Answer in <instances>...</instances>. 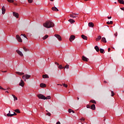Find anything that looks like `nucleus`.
Here are the masks:
<instances>
[{"mask_svg": "<svg viewBox=\"0 0 124 124\" xmlns=\"http://www.w3.org/2000/svg\"><path fill=\"white\" fill-rule=\"evenodd\" d=\"M43 26L45 27V28L50 29V28H53L54 26H55V24L51 21H47L43 24Z\"/></svg>", "mask_w": 124, "mask_h": 124, "instance_id": "nucleus-1", "label": "nucleus"}, {"mask_svg": "<svg viewBox=\"0 0 124 124\" xmlns=\"http://www.w3.org/2000/svg\"><path fill=\"white\" fill-rule=\"evenodd\" d=\"M31 77V76L29 75L28 74H26L25 75L23 76L22 78L26 82V80L28 79H30V77Z\"/></svg>", "mask_w": 124, "mask_h": 124, "instance_id": "nucleus-2", "label": "nucleus"}, {"mask_svg": "<svg viewBox=\"0 0 124 124\" xmlns=\"http://www.w3.org/2000/svg\"><path fill=\"white\" fill-rule=\"evenodd\" d=\"M37 96L40 99H44V100H45V96H44L43 94H39L37 95Z\"/></svg>", "mask_w": 124, "mask_h": 124, "instance_id": "nucleus-3", "label": "nucleus"}, {"mask_svg": "<svg viewBox=\"0 0 124 124\" xmlns=\"http://www.w3.org/2000/svg\"><path fill=\"white\" fill-rule=\"evenodd\" d=\"M16 37L18 42H23V40H22V38H21V37H20L19 35H16Z\"/></svg>", "mask_w": 124, "mask_h": 124, "instance_id": "nucleus-4", "label": "nucleus"}, {"mask_svg": "<svg viewBox=\"0 0 124 124\" xmlns=\"http://www.w3.org/2000/svg\"><path fill=\"white\" fill-rule=\"evenodd\" d=\"M54 36H55L56 38H58V40H59L60 41H62V37L61 36V35L59 34H55Z\"/></svg>", "mask_w": 124, "mask_h": 124, "instance_id": "nucleus-5", "label": "nucleus"}, {"mask_svg": "<svg viewBox=\"0 0 124 124\" xmlns=\"http://www.w3.org/2000/svg\"><path fill=\"white\" fill-rule=\"evenodd\" d=\"M14 114H7V117H13V116H16L17 115V113L13 112Z\"/></svg>", "mask_w": 124, "mask_h": 124, "instance_id": "nucleus-6", "label": "nucleus"}, {"mask_svg": "<svg viewBox=\"0 0 124 124\" xmlns=\"http://www.w3.org/2000/svg\"><path fill=\"white\" fill-rule=\"evenodd\" d=\"M75 39V36L74 35H71L69 38V40L70 42H72V41Z\"/></svg>", "mask_w": 124, "mask_h": 124, "instance_id": "nucleus-7", "label": "nucleus"}, {"mask_svg": "<svg viewBox=\"0 0 124 124\" xmlns=\"http://www.w3.org/2000/svg\"><path fill=\"white\" fill-rule=\"evenodd\" d=\"M13 16L16 17V18H19V14L16 12H13Z\"/></svg>", "mask_w": 124, "mask_h": 124, "instance_id": "nucleus-8", "label": "nucleus"}, {"mask_svg": "<svg viewBox=\"0 0 124 124\" xmlns=\"http://www.w3.org/2000/svg\"><path fill=\"white\" fill-rule=\"evenodd\" d=\"M16 52L18 54V55H19V56H21V57H23V56H24V54H23L21 51L16 50Z\"/></svg>", "mask_w": 124, "mask_h": 124, "instance_id": "nucleus-9", "label": "nucleus"}, {"mask_svg": "<svg viewBox=\"0 0 124 124\" xmlns=\"http://www.w3.org/2000/svg\"><path fill=\"white\" fill-rule=\"evenodd\" d=\"M1 10H2V14L4 15L5 14V8L4 7V6H3L2 8H1Z\"/></svg>", "mask_w": 124, "mask_h": 124, "instance_id": "nucleus-10", "label": "nucleus"}, {"mask_svg": "<svg viewBox=\"0 0 124 124\" xmlns=\"http://www.w3.org/2000/svg\"><path fill=\"white\" fill-rule=\"evenodd\" d=\"M82 60H83L84 62H88L89 61V59L87 58V57H85L84 56H83Z\"/></svg>", "mask_w": 124, "mask_h": 124, "instance_id": "nucleus-11", "label": "nucleus"}, {"mask_svg": "<svg viewBox=\"0 0 124 124\" xmlns=\"http://www.w3.org/2000/svg\"><path fill=\"white\" fill-rule=\"evenodd\" d=\"M52 10H53V11H56V12H58V11H59V9H58L56 7H53L52 8Z\"/></svg>", "mask_w": 124, "mask_h": 124, "instance_id": "nucleus-12", "label": "nucleus"}, {"mask_svg": "<svg viewBox=\"0 0 124 124\" xmlns=\"http://www.w3.org/2000/svg\"><path fill=\"white\" fill-rule=\"evenodd\" d=\"M88 26H89V27H90L91 28H93V26H94L93 23V22H89L88 23Z\"/></svg>", "mask_w": 124, "mask_h": 124, "instance_id": "nucleus-13", "label": "nucleus"}, {"mask_svg": "<svg viewBox=\"0 0 124 124\" xmlns=\"http://www.w3.org/2000/svg\"><path fill=\"white\" fill-rule=\"evenodd\" d=\"M19 86H21V87H24V81L23 80H21V82L19 83Z\"/></svg>", "mask_w": 124, "mask_h": 124, "instance_id": "nucleus-14", "label": "nucleus"}, {"mask_svg": "<svg viewBox=\"0 0 124 124\" xmlns=\"http://www.w3.org/2000/svg\"><path fill=\"white\" fill-rule=\"evenodd\" d=\"M91 109H92V110H95V104H93L91 106Z\"/></svg>", "mask_w": 124, "mask_h": 124, "instance_id": "nucleus-15", "label": "nucleus"}, {"mask_svg": "<svg viewBox=\"0 0 124 124\" xmlns=\"http://www.w3.org/2000/svg\"><path fill=\"white\" fill-rule=\"evenodd\" d=\"M74 14V13H72V14H70V17H71L72 18H76L77 16H75V15Z\"/></svg>", "mask_w": 124, "mask_h": 124, "instance_id": "nucleus-16", "label": "nucleus"}, {"mask_svg": "<svg viewBox=\"0 0 124 124\" xmlns=\"http://www.w3.org/2000/svg\"><path fill=\"white\" fill-rule=\"evenodd\" d=\"M68 21L70 22L71 24H73V23H75V20L73 19H69Z\"/></svg>", "mask_w": 124, "mask_h": 124, "instance_id": "nucleus-17", "label": "nucleus"}, {"mask_svg": "<svg viewBox=\"0 0 124 124\" xmlns=\"http://www.w3.org/2000/svg\"><path fill=\"white\" fill-rule=\"evenodd\" d=\"M81 37L83 39H84L85 40H87L88 39V37H87L86 36H85V35H82Z\"/></svg>", "mask_w": 124, "mask_h": 124, "instance_id": "nucleus-18", "label": "nucleus"}, {"mask_svg": "<svg viewBox=\"0 0 124 124\" xmlns=\"http://www.w3.org/2000/svg\"><path fill=\"white\" fill-rule=\"evenodd\" d=\"M40 86L41 88H45V87H46V84H45L44 83H41L40 84Z\"/></svg>", "mask_w": 124, "mask_h": 124, "instance_id": "nucleus-19", "label": "nucleus"}, {"mask_svg": "<svg viewBox=\"0 0 124 124\" xmlns=\"http://www.w3.org/2000/svg\"><path fill=\"white\" fill-rule=\"evenodd\" d=\"M101 41L103 42H104V43H106V42H107V41H106V38H105V37L102 38Z\"/></svg>", "mask_w": 124, "mask_h": 124, "instance_id": "nucleus-20", "label": "nucleus"}, {"mask_svg": "<svg viewBox=\"0 0 124 124\" xmlns=\"http://www.w3.org/2000/svg\"><path fill=\"white\" fill-rule=\"evenodd\" d=\"M94 49L96 50V52H99V47H98V46H96L94 47Z\"/></svg>", "mask_w": 124, "mask_h": 124, "instance_id": "nucleus-21", "label": "nucleus"}, {"mask_svg": "<svg viewBox=\"0 0 124 124\" xmlns=\"http://www.w3.org/2000/svg\"><path fill=\"white\" fill-rule=\"evenodd\" d=\"M48 37H49V36L48 35H46L45 36L43 37L42 38H43V40H45V39H47V38Z\"/></svg>", "mask_w": 124, "mask_h": 124, "instance_id": "nucleus-22", "label": "nucleus"}, {"mask_svg": "<svg viewBox=\"0 0 124 124\" xmlns=\"http://www.w3.org/2000/svg\"><path fill=\"white\" fill-rule=\"evenodd\" d=\"M16 74H18V75H20V76L24 75V74H25V73H21V72H16Z\"/></svg>", "mask_w": 124, "mask_h": 124, "instance_id": "nucleus-23", "label": "nucleus"}, {"mask_svg": "<svg viewBox=\"0 0 124 124\" xmlns=\"http://www.w3.org/2000/svg\"><path fill=\"white\" fill-rule=\"evenodd\" d=\"M100 39H101V36H99L97 38H96V41H99Z\"/></svg>", "mask_w": 124, "mask_h": 124, "instance_id": "nucleus-24", "label": "nucleus"}, {"mask_svg": "<svg viewBox=\"0 0 124 124\" xmlns=\"http://www.w3.org/2000/svg\"><path fill=\"white\" fill-rule=\"evenodd\" d=\"M43 78H49V76H47V75H43Z\"/></svg>", "mask_w": 124, "mask_h": 124, "instance_id": "nucleus-25", "label": "nucleus"}, {"mask_svg": "<svg viewBox=\"0 0 124 124\" xmlns=\"http://www.w3.org/2000/svg\"><path fill=\"white\" fill-rule=\"evenodd\" d=\"M12 95L13 96L15 101L18 100V98H17V97H16L15 95L12 94Z\"/></svg>", "mask_w": 124, "mask_h": 124, "instance_id": "nucleus-26", "label": "nucleus"}, {"mask_svg": "<svg viewBox=\"0 0 124 124\" xmlns=\"http://www.w3.org/2000/svg\"><path fill=\"white\" fill-rule=\"evenodd\" d=\"M107 24L108 25H112V24H113V21H110V22L108 21V22H107Z\"/></svg>", "mask_w": 124, "mask_h": 124, "instance_id": "nucleus-27", "label": "nucleus"}, {"mask_svg": "<svg viewBox=\"0 0 124 124\" xmlns=\"http://www.w3.org/2000/svg\"><path fill=\"white\" fill-rule=\"evenodd\" d=\"M100 53H101V54H103V53L104 52V49H103L102 48H100Z\"/></svg>", "mask_w": 124, "mask_h": 124, "instance_id": "nucleus-28", "label": "nucleus"}, {"mask_svg": "<svg viewBox=\"0 0 124 124\" xmlns=\"http://www.w3.org/2000/svg\"><path fill=\"white\" fill-rule=\"evenodd\" d=\"M14 111H15V112H16V113H21L20 110H19V109H15Z\"/></svg>", "mask_w": 124, "mask_h": 124, "instance_id": "nucleus-29", "label": "nucleus"}, {"mask_svg": "<svg viewBox=\"0 0 124 124\" xmlns=\"http://www.w3.org/2000/svg\"><path fill=\"white\" fill-rule=\"evenodd\" d=\"M45 100L46 99H51V96H47V97H45Z\"/></svg>", "mask_w": 124, "mask_h": 124, "instance_id": "nucleus-30", "label": "nucleus"}, {"mask_svg": "<svg viewBox=\"0 0 124 124\" xmlns=\"http://www.w3.org/2000/svg\"><path fill=\"white\" fill-rule=\"evenodd\" d=\"M90 102H91L92 103H94V104H96V102H95V101H94V100H91L90 101Z\"/></svg>", "mask_w": 124, "mask_h": 124, "instance_id": "nucleus-31", "label": "nucleus"}, {"mask_svg": "<svg viewBox=\"0 0 124 124\" xmlns=\"http://www.w3.org/2000/svg\"><path fill=\"white\" fill-rule=\"evenodd\" d=\"M8 2H10V3H12V2H14V0H7Z\"/></svg>", "mask_w": 124, "mask_h": 124, "instance_id": "nucleus-32", "label": "nucleus"}, {"mask_svg": "<svg viewBox=\"0 0 124 124\" xmlns=\"http://www.w3.org/2000/svg\"><path fill=\"white\" fill-rule=\"evenodd\" d=\"M118 0V2L119 3H121V4H122L123 3V1H124V0Z\"/></svg>", "mask_w": 124, "mask_h": 124, "instance_id": "nucleus-33", "label": "nucleus"}, {"mask_svg": "<svg viewBox=\"0 0 124 124\" xmlns=\"http://www.w3.org/2000/svg\"><path fill=\"white\" fill-rule=\"evenodd\" d=\"M23 50H24L25 52H28L29 51V49H27L26 47H23Z\"/></svg>", "mask_w": 124, "mask_h": 124, "instance_id": "nucleus-34", "label": "nucleus"}, {"mask_svg": "<svg viewBox=\"0 0 124 124\" xmlns=\"http://www.w3.org/2000/svg\"><path fill=\"white\" fill-rule=\"evenodd\" d=\"M64 68H67V69H68V68H69V65L68 64L66 65Z\"/></svg>", "mask_w": 124, "mask_h": 124, "instance_id": "nucleus-35", "label": "nucleus"}, {"mask_svg": "<svg viewBox=\"0 0 124 124\" xmlns=\"http://www.w3.org/2000/svg\"><path fill=\"white\" fill-rule=\"evenodd\" d=\"M58 67L60 69H62V68H63V67H62V65H60Z\"/></svg>", "mask_w": 124, "mask_h": 124, "instance_id": "nucleus-36", "label": "nucleus"}, {"mask_svg": "<svg viewBox=\"0 0 124 124\" xmlns=\"http://www.w3.org/2000/svg\"><path fill=\"white\" fill-rule=\"evenodd\" d=\"M28 1L29 3H31L33 1V0H28Z\"/></svg>", "mask_w": 124, "mask_h": 124, "instance_id": "nucleus-37", "label": "nucleus"}, {"mask_svg": "<svg viewBox=\"0 0 124 124\" xmlns=\"http://www.w3.org/2000/svg\"><path fill=\"white\" fill-rule=\"evenodd\" d=\"M111 96H114L115 95V93L113 91H111Z\"/></svg>", "mask_w": 124, "mask_h": 124, "instance_id": "nucleus-38", "label": "nucleus"}, {"mask_svg": "<svg viewBox=\"0 0 124 124\" xmlns=\"http://www.w3.org/2000/svg\"><path fill=\"white\" fill-rule=\"evenodd\" d=\"M62 85L63 87H65V88H67V84H65V83H63Z\"/></svg>", "mask_w": 124, "mask_h": 124, "instance_id": "nucleus-39", "label": "nucleus"}, {"mask_svg": "<svg viewBox=\"0 0 124 124\" xmlns=\"http://www.w3.org/2000/svg\"><path fill=\"white\" fill-rule=\"evenodd\" d=\"M68 111L69 113H71V112H72V109L69 108Z\"/></svg>", "mask_w": 124, "mask_h": 124, "instance_id": "nucleus-40", "label": "nucleus"}, {"mask_svg": "<svg viewBox=\"0 0 124 124\" xmlns=\"http://www.w3.org/2000/svg\"><path fill=\"white\" fill-rule=\"evenodd\" d=\"M46 115H47V116H51V113H50V112H47V113H46Z\"/></svg>", "mask_w": 124, "mask_h": 124, "instance_id": "nucleus-41", "label": "nucleus"}, {"mask_svg": "<svg viewBox=\"0 0 124 124\" xmlns=\"http://www.w3.org/2000/svg\"><path fill=\"white\" fill-rule=\"evenodd\" d=\"M0 90H6V89H4L3 88L1 87V86H0Z\"/></svg>", "mask_w": 124, "mask_h": 124, "instance_id": "nucleus-42", "label": "nucleus"}, {"mask_svg": "<svg viewBox=\"0 0 124 124\" xmlns=\"http://www.w3.org/2000/svg\"><path fill=\"white\" fill-rule=\"evenodd\" d=\"M86 107H87V108H91V106H90V105H87V106H86Z\"/></svg>", "mask_w": 124, "mask_h": 124, "instance_id": "nucleus-43", "label": "nucleus"}, {"mask_svg": "<svg viewBox=\"0 0 124 124\" xmlns=\"http://www.w3.org/2000/svg\"><path fill=\"white\" fill-rule=\"evenodd\" d=\"M114 35L116 37L118 36V32H116L115 33H114Z\"/></svg>", "mask_w": 124, "mask_h": 124, "instance_id": "nucleus-44", "label": "nucleus"}, {"mask_svg": "<svg viewBox=\"0 0 124 124\" xmlns=\"http://www.w3.org/2000/svg\"><path fill=\"white\" fill-rule=\"evenodd\" d=\"M80 121H85V119L84 118H82L80 119Z\"/></svg>", "mask_w": 124, "mask_h": 124, "instance_id": "nucleus-45", "label": "nucleus"}, {"mask_svg": "<svg viewBox=\"0 0 124 124\" xmlns=\"http://www.w3.org/2000/svg\"><path fill=\"white\" fill-rule=\"evenodd\" d=\"M21 35H23L24 37H25V38H27V36H26V34H21Z\"/></svg>", "mask_w": 124, "mask_h": 124, "instance_id": "nucleus-46", "label": "nucleus"}, {"mask_svg": "<svg viewBox=\"0 0 124 124\" xmlns=\"http://www.w3.org/2000/svg\"><path fill=\"white\" fill-rule=\"evenodd\" d=\"M55 64H57V65H60V64H59V63L57 62H55Z\"/></svg>", "mask_w": 124, "mask_h": 124, "instance_id": "nucleus-47", "label": "nucleus"}, {"mask_svg": "<svg viewBox=\"0 0 124 124\" xmlns=\"http://www.w3.org/2000/svg\"><path fill=\"white\" fill-rule=\"evenodd\" d=\"M120 9H121V10H123V11H124V7L121 8Z\"/></svg>", "mask_w": 124, "mask_h": 124, "instance_id": "nucleus-48", "label": "nucleus"}, {"mask_svg": "<svg viewBox=\"0 0 124 124\" xmlns=\"http://www.w3.org/2000/svg\"><path fill=\"white\" fill-rule=\"evenodd\" d=\"M112 17L111 16H108V19H111Z\"/></svg>", "mask_w": 124, "mask_h": 124, "instance_id": "nucleus-49", "label": "nucleus"}, {"mask_svg": "<svg viewBox=\"0 0 124 124\" xmlns=\"http://www.w3.org/2000/svg\"><path fill=\"white\" fill-rule=\"evenodd\" d=\"M110 51H111V48H108V52H110Z\"/></svg>", "mask_w": 124, "mask_h": 124, "instance_id": "nucleus-50", "label": "nucleus"}, {"mask_svg": "<svg viewBox=\"0 0 124 124\" xmlns=\"http://www.w3.org/2000/svg\"><path fill=\"white\" fill-rule=\"evenodd\" d=\"M73 15H79V14H75V13H74L73 14Z\"/></svg>", "mask_w": 124, "mask_h": 124, "instance_id": "nucleus-51", "label": "nucleus"}, {"mask_svg": "<svg viewBox=\"0 0 124 124\" xmlns=\"http://www.w3.org/2000/svg\"><path fill=\"white\" fill-rule=\"evenodd\" d=\"M2 72H3V73H5L7 72V71H2Z\"/></svg>", "mask_w": 124, "mask_h": 124, "instance_id": "nucleus-52", "label": "nucleus"}, {"mask_svg": "<svg viewBox=\"0 0 124 124\" xmlns=\"http://www.w3.org/2000/svg\"><path fill=\"white\" fill-rule=\"evenodd\" d=\"M104 83L105 84H106V83H107V81H106L105 80V81H104Z\"/></svg>", "mask_w": 124, "mask_h": 124, "instance_id": "nucleus-53", "label": "nucleus"}, {"mask_svg": "<svg viewBox=\"0 0 124 124\" xmlns=\"http://www.w3.org/2000/svg\"><path fill=\"white\" fill-rule=\"evenodd\" d=\"M14 4H15V5H17V3H14Z\"/></svg>", "mask_w": 124, "mask_h": 124, "instance_id": "nucleus-54", "label": "nucleus"}, {"mask_svg": "<svg viewBox=\"0 0 124 124\" xmlns=\"http://www.w3.org/2000/svg\"><path fill=\"white\" fill-rule=\"evenodd\" d=\"M72 113H75V112H74V110H72Z\"/></svg>", "mask_w": 124, "mask_h": 124, "instance_id": "nucleus-55", "label": "nucleus"}, {"mask_svg": "<svg viewBox=\"0 0 124 124\" xmlns=\"http://www.w3.org/2000/svg\"><path fill=\"white\" fill-rule=\"evenodd\" d=\"M8 114H11V113H10V110L9 111V113H8Z\"/></svg>", "mask_w": 124, "mask_h": 124, "instance_id": "nucleus-56", "label": "nucleus"}, {"mask_svg": "<svg viewBox=\"0 0 124 124\" xmlns=\"http://www.w3.org/2000/svg\"><path fill=\"white\" fill-rule=\"evenodd\" d=\"M78 100H79V97H77Z\"/></svg>", "mask_w": 124, "mask_h": 124, "instance_id": "nucleus-57", "label": "nucleus"}, {"mask_svg": "<svg viewBox=\"0 0 124 124\" xmlns=\"http://www.w3.org/2000/svg\"><path fill=\"white\" fill-rule=\"evenodd\" d=\"M50 0V1H54V0Z\"/></svg>", "mask_w": 124, "mask_h": 124, "instance_id": "nucleus-58", "label": "nucleus"}, {"mask_svg": "<svg viewBox=\"0 0 124 124\" xmlns=\"http://www.w3.org/2000/svg\"><path fill=\"white\" fill-rule=\"evenodd\" d=\"M6 93H8L9 92H8V91H6Z\"/></svg>", "mask_w": 124, "mask_h": 124, "instance_id": "nucleus-59", "label": "nucleus"}, {"mask_svg": "<svg viewBox=\"0 0 124 124\" xmlns=\"http://www.w3.org/2000/svg\"><path fill=\"white\" fill-rule=\"evenodd\" d=\"M114 3H117V2H115Z\"/></svg>", "mask_w": 124, "mask_h": 124, "instance_id": "nucleus-60", "label": "nucleus"}]
</instances>
